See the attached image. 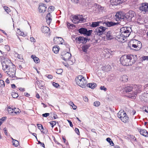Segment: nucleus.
I'll use <instances>...</instances> for the list:
<instances>
[{
	"label": "nucleus",
	"mask_w": 148,
	"mask_h": 148,
	"mask_svg": "<svg viewBox=\"0 0 148 148\" xmlns=\"http://www.w3.org/2000/svg\"><path fill=\"white\" fill-rule=\"evenodd\" d=\"M83 100L86 102H88V99L86 97H84Z\"/></svg>",
	"instance_id": "nucleus-60"
},
{
	"label": "nucleus",
	"mask_w": 148,
	"mask_h": 148,
	"mask_svg": "<svg viewBox=\"0 0 148 148\" xmlns=\"http://www.w3.org/2000/svg\"><path fill=\"white\" fill-rule=\"evenodd\" d=\"M140 16L138 15H136V20L137 22H138L140 21L141 18H140Z\"/></svg>",
	"instance_id": "nucleus-49"
},
{
	"label": "nucleus",
	"mask_w": 148,
	"mask_h": 148,
	"mask_svg": "<svg viewBox=\"0 0 148 148\" xmlns=\"http://www.w3.org/2000/svg\"><path fill=\"white\" fill-rule=\"evenodd\" d=\"M78 3L83 6H86L87 4V3L86 2V0H81V1H79L78 2Z\"/></svg>",
	"instance_id": "nucleus-32"
},
{
	"label": "nucleus",
	"mask_w": 148,
	"mask_h": 148,
	"mask_svg": "<svg viewBox=\"0 0 148 148\" xmlns=\"http://www.w3.org/2000/svg\"><path fill=\"white\" fill-rule=\"evenodd\" d=\"M129 47L131 49L135 51H138L139 50V49H138L137 45L136 44H132V46H129Z\"/></svg>",
	"instance_id": "nucleus-27"
},
{
	"label": "nucleus",
	"mask_w": 148,
	"mask_h": 148,
	"mask_svg": "<svg viewBox=\"0 0 148 148\" xmlns=\"http://www.w3.org/2000/svg\"><path fill=\"white\" fill-rule=\"evenodd\" d=\"M106 36L108 40H111L114 38L112 33L110 31H109L107 32Z\"/></svg>",
	"instance_id": "nucleus-23"
},
{
	"label": "nucleus",
	"mask_w": 148,
	"mask_h": 148,
	"mask_svg": "<svg viewBox=\"0 0 148 148\" xmlns=\"http://www.w3.org/2000/svg\"><path fill=\"white\" fill-rule=\"evenodd\" d=\"M71 106H72L74 110H76L77 108V107L74 105L73 102L71 103Z\"/></svg>",
	"instance_id": "nucleus-52"
},
{
	"label": "nucleus",
	"mask_w": 148,
	"mask_h": 148,
	"mask_svg": "<svg viewBox=\"0 0 148 148\" xmlns=\"http://www.w3.org/2000/svg\"><path fill=\"white\" fill-rule=\"evenodd\" d=\"M5 87V83L2 80H0V87L2 88Z\"/></svg>",
	"instance_id": "nucleus-38"
},
{
	"label": "nucleus",
	"mask_w": 148,
	"mask_h": 148,
	"mask_svg": "<svg viewBox=\"0 0 148 148\" xmlns=\"http://www.w3.org/2000/svg\"><path fill=\"white\" fill-rule=\"evenodd\" d=\"M30 39V41L32 42H34L36 41L35 39L33 37H31Z\"/></svg>",
	"instance_id": "nucleus-58"
},
{
	"label": "nucleus",
	"mask_w": 148,
	"mask_h": 148,
	"mask_svg": "<svg viewBox=\"0 0 148 148\" xmlns=\"http://www.w3.org/2000/svg\"><path fill=\"white\" fill-rule=\"evenodd\" d=\"M143 110L145 111L146 112L148 113V107H146L143 108Z\"/></svg>",
	"instance_id": "nucleus-57"
},
{
	"label": "nucleus",
	"mask_w": 148,
	"mask_h": 148,
	"mask_svg": "<svg viewBox=\"0 0 148 148\" xmlns=\"http://www.w3.org/2000/svg\"><path fill=\"white\" fill-rule=\"evenodd\" d=\"M37 125L38 126V128L41 131L42 130H43L44 128L42 126V125L41 124H37Z\"/></svg>",
	"instance_id": "nucleus-47"
},
{
	"label": "nucleus",
	"mask_w": 148,
	"mask_h": 148,
	"mask_svg": "<svg viewBox=\"0 0 148 148\" xmlns=\"http://www.w3.org/2000/svg\"><path fill=\"white\" fill-rule=\"evenodd\" d=\"M86 29L84 28H81L78 30L79 32L81 34H85Z\"/></svg>",
	"instance_id": "nucleus-29"
},
{
	"label": "nucleus",
	"mask_w": 148,
	"mask_h": 148,
	"mask_svg": "<svg viewBox=\"0 0 148 148\" xmlns=\"http://www.w3.org/2000/svg\"><path fill=\"white\" fill-rule=\"evenodd\" d=\"M102 23L101 21L92 22L90 27H95L99 25V24Z\"/></svg>",
	"instance_id": "nucleus-22"
},
{
	"label": "nucleus",
	"mask_w": 148,
	"mask_h": 148,
	"mask_svg": "<svg viewBox=\"0 0 148 148\" xmlns=\"http://www.w3.org/2000/svg\"><path fill=\"white\" fill-rule=\"evenodd\" d=\"M63 70L62 69H60L57 70L56 73L58 74H61L63 72Z\"/></svg>",
	"instance_id": "nucleus-43"
},
{
	"label": "nucleus",
	"mask_w": 148,
	"mask_h": 148,
	"mask_svg": "<svg viewBox=\"0 0 148 148\" xmlns=\"http://www.w3.org/2000/svg\"><path fill=\"white\" fill-rule=\"evenodd\" d=\"M76 84L82 88H85L86 86L87 81L82 75H79L75 79Z\"/></svg>",
	"instance_id": "nucleus-2"
},
{
	"label": "nucleus",
	"mask_w": 148,
	"mask_h": 148,
	"mask_svg": "<svg viewBox=\"0 0 148 148\" xmlns=\"http://www.w3.org/2000/svg\"><path fill=\"white\" fill-rule=\"evenodd\" d=\"M41 132H42V133L46 134L47 133V131L46 130H41Z\"/></svg>",
	"instance_id": "nucleus-59"
},
{
	"label": "nucleus",
	"mask_w": 148,
	"mask_h": 148,
	"mask_svg": "<svg viewBox=\"0 0 148 148\" xmlns=\"http://www.w3.org/2000/svg\"><path fill=\"white\" fill-rule=\"evenodd\" d=\"M52 84L53 86L56 88H58L59 86V84L58 83L55 82H53Z\"/></svg>",
	"instance_id": "nucleus-51"
},
{
	"label": "nucleus",
	"mask_w": 148,
	"mask_h": 148,
	"mask_svg": "<svg viewBox=\"0 0 148 148\" xmlns=\"http://www.w3.org/2000/svg\"><path fill=\"white\" fill-rule=\"evenodd\" d=\"M71 54L69 52H67L63 57V59L65 61H68L69 60L71 56Z\"/></svg>",
	"instance_id": "nucleus-20"
},
{
	"label": "nucleus",
	"mask_w": 148,
	"mask_h": 148,
	"mask_svg": "<svg viewBox=\"0 0 148 148\" xmlns=\"http://www.w3.org/2000/svg\"><path fill=\"white\" fill-rule=\"evenodd\" d=\"M124 21H125L130 22L132 20V18H131L129 13L125 14L124 15Z\"/></svg>",
	"instance_id": "nucleus-18"
},
{
	"label": "nucleus",
	"mask_w": 148,
	"mask_h": 148,
	"mask_svg": "<svg viewBox=\"0 0 148 148\" xmlns=\"http://www.w3.org/2000/svg\"><path fill=\"white\" fill-rule=\"evenodd\" d=\"M136 45L138 49H140L142 47V44L140 42L138 41Z\"/></svg>",
	"instance_id": "nucleus-44"
},
{
	"label": "nucleus",
	"mask_w": 148,
	"mask_h": 148,
	"mask_svg": "<svg viewBox=\"0 0 148 148\" xmlns=\"http://www.w3.org/2000/svg\"><path fill=\"white\" fill-rule=\"evenodd\" d=\"M71 1L74 3H77L79 2V0H71Z\"/></svg>",
	"instance_id": "nucleus-61"
},
{
	"label": "nucleus",
	"mask_w": 148,
	"mask_h": 148,
	"mask_svg": "<svg viewBox=\"0 0 148 148\" xmlns=\"http://www.w3.org/2000/svg\"><path fill=\"white\" fill-rule=\"evenodd\" d=\"M52 50L54 53H57L58 52L59 50L58 47L57 46H54Z\"/></svg>",
	"instance_id": "nucleus-30"
},
{
	"label": "nucleus",
	"mask_w": 148,
	"mask_h": 148,
	"mask_svg": "<svg viewBox=\"0 0 148 148\" xmlns=\"http://www.w3.org/2000/svg\"><path fill=\"white\" fill-rule=\"evenodd\" d=\"M90 47V44L84 45L82 47V51L85 53H87V50Z\"/></svg>",
	"instance_id": "nucleus-21"
},
{
	"label": "nucleus",
	"mask_w": 148,
	"mask_h": 148,
	"mask_svg": "<svg viewBox=\"0 0 148 148\" xmlns=\"http://www.w3.org/2000/svg\"><path fill=\"white\" fill-rule=\"evenodd\" d=\"M4 49H5L6 51H8L10 50V47L8 45H5L4 47Z\"/></svg>",
	"instance_id": "nucleus-48"
},
{
	"label": "nucleus",
	"mask_w": 148,
	"mask_h": 148,
	"mask_svg": "<svg viewBox=\"0 0 148 148\" xmlns=\"http://www.w3.org/2000/svg\"><path fill=\"white\" fill-rule=\"evenodd\" d=\"M128 28L122 27L120 29V36L123 38H126L128 37L130 35V31Z\"/></svg>",
	"instance_id": "nucleus-6"
},
{
	"label": "nucleus",
	"mask_w": 148,
	"mask_h": 148,
	"mask_svg": "<svg viewBox=\"0 0 148 148\" xmlns=\"http://www.w3.org/2000/svg\"><path fill=\"white\" fill-rule=\"evenodd\" d=\"M128 55H124L120 58V60L121 64L124 66H130Z\"/></svg>",
	"instance_id": "nucleus-4"
},
{
	"label": "nucleus",
	"mask_w": 148,
	"mask_h": 148,
	"mask_svg": "<svg viewBox=\"0 0 148 148\" xmlns=\"http://www.w3.org/2000/svg\"><path fill=\"white\" fill-rule=\"evenodd\" d=\"M78 16L79 18V19L80 20L79 22L80 21L81 22H84L85 21V19L82 16L79 15Z\"/></svg>",
	"instance_id": "nucleus-39"
},
{
	"label": "nucleus",
	"mask_w": 148,
	"mask_h": 148,
	"mask_svg": "<svg viewBox=\"0 0 148 148\" xmlns=\"http://www.w3.org/2000/svg\"><path fill=\"white\" fill-rule=\"evenodd\" d=\"M32 58L33 59L34 61L36 63H38L39 61V59L35 55H32Z\"/></svg>",
	"instance_id": "nucleus-33"
},
{
	"label": "nucleus",
	"mask_w": 148,
	"mask_h": 148,
	"mask_svg": "<svg viewBox=\"0 0 148 148\" xmlns=\"http://www.w3.org/2000/svg\"><path fill=\"white\" fill-rule=\"evenodd\" d=\"M54 6H50L49 8L48 9V11H53V10H54Z\"/></svg>",
	"instance_id": "nucleus-50"
},
{
	"label": "nucleus",
	"mask_w": 148,
	"mask_h": 148,
	"mask_svg": "<svg viewBox=\"0 0 148 148\" xmlns=\"http://www.w3.org/2000/svg\"><path fill=\"white\" fill-rule=\"evenodd\" d=\"M3 130L5 134L7 135H8V133L6 128V127L4 128Z\"/></svg>",
	"instance_id": "nucleus-64"
},
{
	"label": "nucleus",
	"mask_w": 148,
	"mask_h": 148,
	"mask_svg": "<svg viewBox=\"0 0 148 148\" xmlns=\"http://www.w3.org/2000/svg\"><path fill=\"white\" fill-rule=\"evenodd\" d=\"M86 86L88 87L91 88L92 89H94L97 86V85L96 83H90L88 84H86Z\"/></svg>",
	"instance_id": "nucleus-26"
},
{
	"label": "nucleus",
	"mask_w": 148,
	"mask_h": 148,
	"mask_svg": "<svg viewBox=\"0 0 148 148\" xmlns=\"http://www.w3.org/2000/svg\"><path fill=\"white\" fill-rule=\"evenodd\" d=\"M4 9L5 10V11L8 14L9 12H10V8L6 6H4L3 7Z\"/></svg>",
	"instance_id": "nucleus-41"
},
{
	"label": "nucleus",
	"mask_w": 148,
	"mask_h": 148,
	"mask_svg": "<svg viewBox=\"0 0 148 148\" xmlns=\"http://www.w3.org/2000/svg\"><path fill=\"white\" fill-rule=\"evenodd\" d=\"M8 113L11 115L14 114V109L8 107L7 109Z\"/></svg>",
	"instance_id": "nucleus-34"
},
{
	"label": "nucleus",
	"mask_w": 148,
	"mask_h": 148,
	"mask_svg": "<svg viewBox=\"0 0 148 148\" xmlns=\"http://www.w3.org/2000/svg\"><path fill=\"white\" fill-rule=\"evenodd\" d=\"M118 23H116L112 21H106L103 23L104 25H106L107 26L110 27L116 25Z\"/></svg>",
	"instance_id": "nucleus-16"
},
{
	"label": "nucleus",
	"mask_w": 148,
	"mask_h": 148,
	"mask_svg": "<svg viewBox=\"0 0 148 148\" xmlns=\"http://www.w3.org/2000/svg\"><path fill=\"white\" fill-rule=\"evenodd\" d=\"M122 81L124 82H127L128 81L127 76L125 75H123L122 77Z\"/></svg>",
	"instance_id": "nucleus-37"
},
{
	"label": "nucleus",
	"mask_w": 148,
	"mask_h": 148,
	"mask_svg": "<svg viewBox=\"0 0 148 148\" xmlns=\"http://www.w3.org/2000/svg\"><path fill=\"white\" fill-rule=\"evenodd\" d=\"M100 102L98 101H95L93 103V105L96 107H98L100 105Z\"/></svg>",
	"instance_id": "nucleus-46"
},
{
	"label": "nucleus",
	"mask_w": 148,
	"mask_h": 148,
	"mask_svg": "<svg viewBox=\"0 0 148 148\" xmlns=\"http://www.w3.org/2000/svg\"><path fill=\"white\" fill-rule=\"evenodd\" d=\"M52 17L51 15L50 14V13H48L46 17V19L47 20V23L49 24L51 22L52 19L51 18Z\"/></svg>",
	"instance_id": "nucleus-17"
},
{
	"label": "nucleus",
	"mask_w": 148,
	"mask_h": 148,
	"mask_svg": "<svg viewBox=\"0 0 148 148\" xmlns=\"http://www.w3.org/2000/svg\"><path fill=\"white\" fill-rule=\"evenodd\" d=\"M124 13L121 12H118L115 15L116 20L118 21H124Z\"/></svg>",
	"instance_id": "nucleus-8"
},
{
	"label": "nucleus",
	"mask_w": 148,
	"mask_h": 148,
	"mask_svg": "<svg viewBox=\"0 0 148 148\" xmlns=\"http://www.w3.org/2000/svg\"><path fill=\"white\" fill-rule=\"evenodd\" d=\"M140 134L146 137H148V132L145 130L140 129L139 130Z\"/></svg>",
	"instance_id": "nucleus-19"
},
{
	"label": "nucleus",
	"mask_w": 148,
	"mask_h": 148,
	"mask_svg": "<svg viewBox=\"0 0 148 148\" xmlns=\"http://www.w3.org/2000/svg\"><path fill=\"white\" fill-rule=\"evenodd\" d=\"M12 139L13 140L12 141L13 145L15 147H17L19 145V143L18 141L16 140L13 139L12 138Z\"/></svg>",
	"instance_id": "nucleus-31"
},
{
	"label": "nucleus",
	"mask_w": 148,
	"mask_h": 148,
	"mask_svg": "<svg viewBox=\"0 0 148 148\" xmlns=\"http://www.w3.org/2000/svg\"><path fill=\"white\" fill-rule=\"evenodd\" d=\"M134 86L133 85H125L123 91L127 92H131L133 89Z\"/></svg>",
	"instance_id": "nucleus-13"
},
{
	"label": "nucleus",
	"mask_w": 148,
	"mask_h": 148,
	"mask_svg": "<svg viewBox=\"0 0 148 148\" xmlns=\"http://www.w3.org/2000/svg\"><path fill=\"white\" fill-rule=\"evenodd\" d=\"M75 132L78 134H79V129L77 128H75Z\"/></svg>",
	"instance_id": "nucleus-56"
},
{
	"label": "nucleus",
	"mask_w": 148,
	"mask_h": 148,
	"mask_svg": "<svg viewBox=\"0 0 148 148\" xmlns=\"http://www.w3.org/2000/svg\"><path fill=\"white\" fill-rule=\"evenodd\" d=\"M49 113H45L42 114V116L44 117H47L49 116Z\"/></svg>",
	"instance_id": "nucleus-55"
},
{
	"label": "nucleus",
	"mask_w": 148,
	"mask_h": 148,
	"mask_svg": "<svg viewBox=\"0 0 148 148\" xmlns=\"http://www.w3.org/2000/svg\"><path fill=\"white\" fill-rule=\"evenodd\" d=\"M117 116L122 121L125 123L128 121L129 117H128L126 114L124 112H121L120 111L117 113Z\"/></svg>",
	"instance_id": "nucleus-3"
},
{
	"label": "nucleus",
	"mask_w": 148,
	"mask_h": 148,
	"mask_svg": "<svg viewBox=\"0 0 148 148\" xmlns=\"http://www.w3.org/2000/svg\"><path fill=\"white\" fill-rule=\"evenodd\" d=\"M100 89L102 90H103L104 91H106L107 88H106L104 87V86H101L100 87Z\"/></svg>",
	"instance_id": "nucleus-54"
},
{
	"label": "nucleus",
	"mask_w": 148,
	"mask_h": 148,
	"mask_svg": "<svg viewBox=\"0 0 148 148\" xmlns=\"http://www.w3.org/2000/svg\"><path fill=\"white\" fill-rule=\"evenodd\" d=\"M47 77L49 79H51L53 78V77L52 75H48Z\"/></svg>",
	"instance_id": "nucleus-62"
},
{
	"label": "nucleus",
	"mask_w": 148,
	"mask_h": 148,
	"mask_svg": "<svg viewBox=\"0 0 148 148\" xmlns=\"http://www.w3.org/2000/svg\"><path fill=\"white\" fill-rule=\"evenodd\" d=\"M139 9L142 11L146 12L148 11V3H143L139 7Z\"/></svg>",
	"instance_id": "nucleus-11"
},
{
	"label": "nucleus",
	"mask_w": 148,
	"mask_h": 148,
	"mask_svg": "<svg viewBox=\"0 0 148 148\" xmlns=\"http://www.w3.org/2000/svg\"><path fill=\"white\" fill-rule=\"evenodd\" d=\"M53 40H54V42H56V41H57V40H59L60 41V44H62V45L63 44V43H64V42H62V41H64V40L61 38L58 37L54 38Z\"/></svg>",
	"instance_id": "nucleus-28"
},
{
	"label": "nucleus",
	"mask_w": 148,
	"mask_h": 148,
	"mask_svg": "<svg viewBox=\"0 0 148 148\" xmlns=\"http://www.w3.org/2000/svg\"><path fill=\"white\" fill-rule=\"evenodd\" d=\"M92 32V30H87V29H86V31L84 35H86L88 36H90L91 35Z\"/></svg>",
	"instance_id": "nucleus-35"
},
{
	"label": "nucleus",
	"mask_w": 148,
	"mask_h": 148,
	"mask_svg": "<svg viewBox=\"0 0 148 148\" xmlns=\"http://www.w3.org/2000/svg\"><path fill=\"white\" fill-rule=\"evenodd\" d=\"M133 89H134L135 90L134 92L132 94L131 97H134L136 98L137 94L140 93L142 91V86L139 85H134Z\"/></svg>",
	"instance_id": "nucleus-5"
},
{
	"label": "nucleus",
	"mask_w": 148,
	"mask_h": 148,
	"mask_svg": "<svg viewBox=\"0 0 148 148\" xmlns=\"http://www.w3.org/2000/svg\"><path fill=\"white\" fill-rule=\"evenodd\" d=\"M107 29V27L103 26L97 27L95 30V34L98 36H101L104 34V32Z\"/></svg>",
	"instance_id": "nucleus-7"
},
{
	"label": "nucleus",
	"mask_w": 148,
	"mask_h": 148,
	"mask_svg": "<svg viewBox=\"0 0 148 148\" xmlns=\"http://www.w3.org/2000/svg\"><path fill=\"white\" fill-rule=\"evenodd\" d=\"M63 45H64L67 48H69V45L67 43L64 42Z\"/></svg>",
	"instance_id": "nucleus-63"
},
{
	"label": "nucleus",
	"mask_w": 148,
	"mask_h": 148,
	"mask_svg": "<svg viewBox=\"0 0 148 148\" xmlns=\"http://www.w3.org/2000/svg\"><path fill=\"white\" fill-rule=\"evenodd\" d=\"M12 96L14 98H16L18 97V94L15 92H12Z\"/></svg>",
	"instance_id": "nucleus-45"
},
{
	"label": "nucleus",
	"mask_w": 148,
	"mask_h": 148,
	"mask_svg": "<svg viewBox=\"0 0 148 148\" xmlns=\"http://www.w3.org/2000/svg\"><path fill=\"white\" fill-rule=\"evenodd\" d=\"M93 7L95 8L96 9H101L102 10L103 9V8L102 7L99 6L96 3L93 6Z\"/></svg>",
	"instance_id": "nucleus-40"
},
{
	"label": "nucleus",
	"mask_w": 148,
	"mask_h": 148,
	"mask_svg": "<svg viewBox=\"0 0 148 148\" xmlns=\"http://www.w3.org/2000/svg\"><path fill=\"white\" fill-rule=\"evenodd\" d=\"M49 123L50 125L51 126V127H52V128H53L54 126L56 125V124L57 123L55 121H50L49 122Z\"/></svg>",
	"instance_id": "nucleus-42"
},
{
	"label": "nucleus",
	"mask_w": 148,
	"mask_h": 148,
	"mask_svg": "<svg viewBox=\"0 0 148 148\" xmlns=\"http://www.w3.org/2000/svg\"><path fill=\"white\" fill-rule=\"evenodd\" d=\"M130 66H132L134 64L137 59V56L135 55H128Z\"/></svg>",
	"instance_id": "nucleus-10"
},
{
	"label": "nucleus",
	"mask_w": 148,
	"mask_h": 148,
	"mask_svg": "<svg viewBox=\"0 0 148 148\" xmlns=\"http://www.w3.org/2000/svg\"><path fill=\"white\" fill-rule=\"evenodd\" d=\"M42 32L44 33H46L50 31L49 28L47 26H43L41 28Z\"/></svg>",
	"instance_id": "nucleus-24"
},
{
	"label": "nucleus",
	"mask_w": 148,
	"mask_h": 148,
	"mask_svg": "<svg viewBox=\"0 0 148 148\" xmlns=\"http://www.w3.org/2000/svg\"><path fill=\"white\" fill-rule=\"evenodd\" d=\"M2 64L3 70H6L8 68V71H6L5 72L10 77H13L15 76L16 68L14 65L11 63L10 65H8L5 63V61L2 63Z\"/></svg>",
	"instance_id": "nucleus-1"
},
{
	"label": "nucleus",
	"mask_w": 148,
	"mask_h": 148,
	"mask_svg": "<svg viewBox=\"0 0 148 148\" xmlns=\"http://www.w3.org/2000/svg\"><path fill=\"white\" fill-rule=\"evenodd\" d=\"M7 118L6 117H3L2 118H1L0 119V122H2V123L4 122V121H5L6 119Z\"/></svg>",
	"instance_id": "nucleus-53"
},
{
	"label": "nucleus",
	"mask_w": 148,
	"mask_h": 148,
	"mask_svg": "<svg viewBox=\"0 0 148 148\" xmlns=\"http://www.w3.org/2000/svg\"><path fill=\"white\" fill-rule=\"evenodd\" d=\"M128 13L131 18H132V20L133 21L136 22V14L135 12L132 11H130Z\"/></svg>",
	"instance_id": "nucleus-14"
},
{
	"label": "nucleus",
	"mask_w": 148,
	"mask_h": 148,
	"mask_svg": "<svg viewBox=\"0 0 148 148\" xmlns=\"http://www.w3.org/2000/svg\"><path fill=\"white\" fill-rule=\"evenodd\" d=\"M78 16H75L73 18L72 21L75 24H78L79 22Z\"/></svg>",
	"instance_id": "nucleus-25"
},
{
	"label": "nucleus",
	"mask_w": 148,
	"mask_h": 148,
	"mask_svg": "<svg viewBox=\"0 0 148 148\" xmlns=\"http://www.w3.org/2000/svg\"><path fill=\"white\" fill-rule=\"evenodd\" d=\"M88 39L84 37L80 36L79 37H76L75 38V40H73L74 42L76 41V43L78 44L81 43L84 44L87 42Z\"/></svg>",
	"instance_id": "nucleus-9"
},
{
	"label": "nucleus",
	"mask_w": 148,
	"mask_h": 148,
	"mask_svg": "<svg viewBox=\"0 0 148 148\" xmlns=\"http://www.w3.org/2000/svg\"><path fill=\"white\" fill-rule=\"evenodd\" d=\"M125 0H110L111 3L112 5H117L125 2Z\"/></svg>",
	"instance_id": "nucleus-15"
},
{
	"label": "nucleus",
	"mask_w": 148,
	"mask_h": 148,
	"mask_svg": "<svg viewBox=\"0 0 148 148\" xmlns=\"http://www.w3.org/2000/svg\"><path fill=\"white\" fill-rule=\"evenodd\" d=\"M20 110L18 108H14V114L12 115H15V114H18L19 113Z\"/></svg>",
	"instance_id": "nucleus-36"
},
{
	"label": "nucleus",
	"mask_w": 148,
	"mask_h": 148,
	"mask_svg": "<svg viewBox=\"0 0 148 148\" xmlns=\"http://www.w3.org/2000/svg\"><path fill=\"white\" fill-rule=\"evenodd\" d=\"M47 7L46 5L43 3H40L38 8L39 12L44 13L46 10Z\"/></svg>",
	"instance_id": "nucleus-12"
}]
</instances>
